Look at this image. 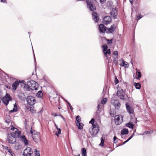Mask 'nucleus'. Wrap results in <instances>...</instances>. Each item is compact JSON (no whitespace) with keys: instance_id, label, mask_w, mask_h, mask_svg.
I'll use <instances>...</instances> for the list:
<instances>
[{"instance_id":"f257e3e1","label":"nucleus","mask_w":156,"mask_h":156,"mask_svg":"<svg viewBox=\"0 0 156 156\" xmlns=\"http://www.w3.org/2000/svg\"><path fill=\"white\" fill-rule=\"evenodd\" d=\"M37 83L32 80L28 81L27 84H25L24 88L27 90L30 91L31 90H34L37 89L36 87Z\"/></svg>"},{"instance_id":"f03ea898","label":"nucleus","mask_w":156,"mask_h":156,"mask_svg":"<svg viewBox=\"0 0 156 156\" xmlns=\"http://www.w3.org/2000/svg\"><path fill=\"white\" fill-rule=\"evenodd\" d=\"M30 132L31 134L32 135V139L35 142L37 143L41 141V136L38 133L32 130V127H31Z\"/></svg>"},{"instance_id":"7ed1b4c3","label":"nucleus","mask_w":156,"mask_h":156,"mask_svg":"<svg viewBox=\"0 0 156 156\" xmlns=\"http://www.w3.org/2000/svg\"><path fill=\"white\" fill-rule=\"evenodd\" d=\"M117 95L120 98L123 100H129V97L127 95L125 94L123 90L122 89H119L118 90Z\"/></svg>"},{"instance_id":"20e7f679","label":"nucleus","mask_w":156,"mask_h":156,"mask_svg":"<svg viewBox=\"0 0 156 156\" xmlns=\"http://www.w3.org/2000/svg\"><path fill=\"white\" fill-rule=\"evenodd\" d=\"M14 133H11L10 134H8L7 135V140L10 144H14L16 141V138L14 136Z\"/></svg>"},{"instance_id":"39448f33","label":"nucleus","mask_w":156,"mask_h":156,"mask_svg":"<svg viewBox=\"0 0 156 156\" xmlns=\"http://www.w3.org/2000/svg\"><path fill=\"white\" fill-rule=\"evenodd\" d=\"M87 7L90 10H96V7L94 4V2L93 0H86Z\"/></svg>"},{"instance_id":"423d86ee","label":"nucleus","mask_w":156,"mask_h":156,"mask_svg":"<svg viewBox=\"0 0 156 156\" xmlns=\"http://www.w3.org/2000/svg\"><path fill=\"white\" fill-rule=\"evenodd\" d=\"M2 102L6 105H7L9 101H12V98L9 94L7 93L5 96L2 99Z\"/></svg>"},{"instance_id":"0eeeda50","label":"nucleus","mask_w":156,"mask_h":156,"mask_svg":"<svg viewBox=\"0 0 156 156\" xmlns=\"http://www.w3.org/2000/svg\"><path fill=\"white\" fill-rule=\"evenodd\" d=\"M33 153L32 149L30 147H27L24 150L23 155V156H31Z\"/></svg>"},{"instance_id":"6e6552de","label":"nucleus","mask_w":156,"mask_h":156,"mask_svg":"<svg viewBox=\"0 0 156 156\" xmlns=\"http://www.w3.org/2000/svg\"><path fill=\"white\" fill-rule=\"evenodd\" d=\"M27 101L28 104L31 106L34 105L36 102L35 98L31 96H29L27 97Z\"/></svg>"},{"instance_id":"1a4fd4ad","label":"nucleus","mask_w":156,"mask_h":156,"mask_svg":"<svg viewBox=\"0 0 156 156\" xmlns=\"http://www.w3.org/2000/svg\"><path fill=\"white\" fill-rule=\"evenodd\" d=\"M99 130V128L97 124L94 125L92 129V131H90V133L92 136L95 135L98 132Z\"/></svg>"},{"instance_id":"9d476101","label":"nucleus","mask_w":156,"mask_h":156,"mask_svg":"<svg viewBox=\"0 0 156 156\" xmlns=\"http://www.w3.org/2000/svg\"><path fill=\"white\" fill-rule=\"evenodd\" d=\"M115 122L116 124L119 125L123 122V117L122 115H117L115 117Z\"/></svg>"},{"instance_id":"9b49d317","label":"nucleus","mask_w":156,"mask_h":156,"mask_svg":"<svg viewBox=\"0 0 156 156\" xmlns=\"http://www.w3.org/2000/svg\"><path fill=\"white\" fill-rule=\"evenodd\" d=\"M111 22V18L109 16H106L103 19V23L106 25L110 23Z\"/></svg>"},{"instance_id":"f8f14e48","label":"nucleus","mask_w":156,"mask_h":156,"mask_svg":"<svg viewBox=\"0 0 156 156\" xmlns=\"http://www.w3.org/2000/svg\"><path fill=\"white\" fill-rule=\"evenodd\" d=\"M116 27L115 24H113L112 25L111 27L108 28L106 29V32L108 34L112 33L114 31Z\"/></svg>"},{"instance_id":"ddd939ff","label":"nucleus","mask_w":156,"mask_h":156,"mask_svg":"<svg viewBox=\"0 0 156 156\" xmlns=\"http://www.w3.org/2000/svg\"><path fill=\"white\" fill-rule=\"evenodd\" d=\"M24 80H22L20 81L19 80V81L16 80V81L12 85V89L15 90H16L17 86L19 85L20 83H23Z\"/></svg>"},{"instance_id":"4468645a","label":"nucleus","mask_w":156,"mask_h":156,"mask_svg":"<svg viewBox=\"0 0 156 156\" xmlns=\"http://www.w3.org/2000/svg\"><path fill=\"white\" fill-rule=\"evenodd\" d=\"M99 31L102 33L106 32L107 27L103 24H101L99 26Z\"/></svg>"},{"instance_id":"2eb2a0df","label":"nucleus","mask_w":156,"mask_h":156,"mask_svg":"<svg viewBox=\"0 0 156 156\" xmlns=\"http://www.w3.org/2000/svg\"><path fill=\"white\" fill-rule=\"evenodd\" d=\"M105 55L107 59L109 60L110 57H109L111 54L110 50V49L103 50Z\"/></svg>"},{"instance_id":"dca6fc26","label":"nucleus","mask_w":156,"mask_h":156,"mask_svg":"<svg viewBox=\"0 0 156 156\" xmlns=\"http://www.w3.org/2000/svg\"><path fill=\"white\" fill-rule=\"evenodd\" d=\"M93 19L95 23H97L98 21L99 18L97 12H93L92 13Z\"/></svg>"},{"instance_id":"f3484780","label":"nucleus","mask_w":156,"mask_h":156,"mask_svg":"<svg viewBox=\"0 0 156 156\" xmlns=\"http://www.w3.org/2000/svg\"><path fill=\"white\" fill-rule=\"evenodd\" d=\"M21 140L24 143V144L26 146L28 145L29 141L27 140L25 136H23L20 137Z\"/></svg>"},{"instance_id":"a211bd4d","label":"nucleus","mask_w":156,"mask_h":156,"mask_svg":"<svg viewBox=\"0 0 156 156\" xmlns=\"http://www.w3.org/2000/svg\"><path fill=\"white\" fill-rule=\"evenodd\" d=\"M126 106L127 111L128 113L130 114H133V110L132 107H130L127 103L126 104Z\"/></svg>"},{"instance_id":"6ab92c4d","label":"nucleus","mask_w":156,"mask_h":156,"mask_svg":"<svg viewBox=\"0 0 156 156\" xmlns=\"http://www.w3.org/2000/svg\"><path fill=\"white\" fill-rule=\"evenodd\" d=\"M11 133H14V136L15 138L19 137L21 135V133L20 131L17 130L15 131L14 132H12Z\"/></svg>"},{"instance_id":"aec40b11","label":"nucleus","mask_w":156,"mask_h":156,"mask_svg":"<svg viewBox=\"0 0 156 156\" xmlns=\"http://www.w3.org/2000/svg\"><path fill=\"white\" fill-rule=\"evenodd\" d=\"M110 14L114 19H115L117 18L118 15L117 10H112Z\"/></svg>"},{"instance_id":"412c9836","label":"nucleus","mask_w":156,"mask_h":156,"mask_svg":"<svg viewBox=\"0 0 156 156\" xmlns=\"http://www.w3.org/2000/svg\"><path fill=\"white\" fill-rule=\"evenodd\" d=\"M113 104L115 107L117 108H119L121 105L119 101L117 100H115Z\"/></svg>"},{"instance_id":"4be33fe9","label":"nucleus","mask_w":156,"mask_h":156,"mask_svg":"<svg viewBox=\"0 0 156 156\" xmlns=\"http://www.w3.org/2000/svg\"><path fill=\"white\" fill-rule=\"evenodd\" d=\"M120 65L121 67L124 66L126 68H127L129 66L128 63L125 62L123 60H122V63L120 64Z\"/></svg>"},{"instance_id":"5701e85b","label":"nucleus","mask_w":156,"mask_h":156,"mask_svg":"<svg viewBox=\"0 0 156 156\" xmlns=\"http://www.w3.org/2000/svg\"><path fill=\"white\" fill-rule=\"evenodd\" d=\"M17 111V105L15 103L14 104V108L12 110L10 111L9 112V113H12L13 112H16Z\"/></svg>"},{"instance_id":"b1692460","label":"nucleus","mask_w":156,"mask_h":156,"mask_svg":"<svg viewBox=\"0 0 156 156\" xmlns=\"http://www.w3.org/2000/svg\"><path fill=\"white\" fill-rule=\"evenodd\" d=\"M141 77V74L140 71H137L136 74L135 78L137 79H140Z\"/></svg>"},{"instance_id":"393cba45","label":"nucleus","mask_w":156,"mask_h":156,"mask_svg":"<svg viewBox=\"0 0 156 156\" xmlns=\"http://www.w3.org/2000/svg\"><path fill=\"white\" fill-rule=\"evenodd\" d=\"M22 147L21 145H20L18 143L16 144L15 146V149L16 150L20 149Z\"/></svg>"},{"instance_id":"a878e982","label":"nucleus","mask_w":156,"mask_h":156,"mask_svg":"<svg viewBox=\"0 0 156 156\" xmlns=\"http://www.w3.org/2000/svg\"><path fill=\"white\" fill-rule=\"evenodd\" d=\"M128 133V130L126 129H124L121 131V134L122 135L127 134Z\"/></svg>"},{"instance_id":"bb28decb","label":"nucleus","mask_w":156,"mask_h":156,"mask_svg":"<svg viewBox=\"0 0 156 156\" xmlns=\"http://www.w3.org/2000/svg\"><path fill=\"white\" fill-rule=\"evenodd\" d=\"M76 125L78 127V128L79 129H81L83 128V126L82 125L83 124L82 123L80 122H76Z\"/></svg>"},{"instance_id":"cd10ccee","label":"nucleus","mask_w":156,"mask_h":156,"mask_svg":"<svg viewBox=\"0 0 156 156\" xmlns=\"http://www.w3.org/2000/svg\"><path fill=\"white\" fill-rule=\"evenodd\" d=\"M36 95L40 98H42L43 97V94L41 91H39L37 93Z\"/></svg>"},{"instance_id":"c85d7f7f","label":"nucleus","mask_w":156,"mask_h":156,"mask_svg":"<svg viewBox=\"0 0 156 156\" xmlns=\"http://www.w3.org/2000/svg\"><path fill=\"white\" fill-rule=\"evenodd\" d=\"M134 125L131 122H129V123H127L126 126L129 127L130 128H131L132 129H133V126H134Z\"/></svg>"},{"instance_id":"c756f323","label":"nucleus","mask_w":156,"mask_h":156,"mask_svg":"<svg viewBox=\"0 0 156 156\" xmlns=\"http://www.w3.org/2000/svg\"><path fill=\"white\" fill-rule=\"evenodd\" d=\"M134 85L136 89H139L141 87V85L139 83H135Z\"/></svg>"},{"instance_id":"7c9ffc66","label":"nucleus","mask_w":156,"mask_h":156,"mask_svg":"<svg viewBox=\"0 0 156 156\" xmlns=\"http://www.w3.org/2000/svg\"><path fill=\"white\" fill-rule=\"evenodd\" d=\"M81 151L82 152V155L83 156H85L86 155V149L85 148H83L82 150Z\"/></svg>"},{"instance_id":"2f4dec72","label":"nucleus","mask_w":156,"mask_h":156,"mask_svg":"<svg viewBox=\"0 0 156 156\" xmlns=\"http://www.w3.org/2000/svg\"><path fill=\"white\" fill-rule=\"evenodd\" d=\"M110 115L113 117L115 115V112L114 110L111 111V110L110 112Z\"/></svg>"},{"instance_id":"473e14b6","label":"nucleus","mask_w":156,"mask_h":156,"mask_svg":"<svg viewBox=\"0 0 156 156\" xmlns=\"http://www.w3.org/2000/svg\"><path fill=\"white\" fill-rule=\"evenodd\" d=\"M35 156H40L39 152L37 150V149H35L34 151Z\"/></svg>"},{"instance_id":"72a5a7b5","label":"nucleus","mask_w":156,"mask_h":156,"mask_svg":"<svg viewBox=\"0 0 156 156\" xmlns=\"http://www.w3.org/2000/svg\"><path fill=\"white\" fill-rule=\"evenodd\" d=\"M134 135V133H133L132 135L128 139H127L123 143V144H126V143L128 142L129 140H130L133 137Z\"/></svg>"},{"instance_id":"f704fd0d","label":"nucleus","mask_w":156,"mask_h":156,"mask_svg":"<svg viewBox=\"0 0 156 156\" xmlns=\"http://www.w3.org/2000/svg\"><path fill=\"white\" fill-rule=\"evenodd\" d=\"M107 101V99L106 98H104L101 101V103L102 104L104 105Z\"/></svg>"},{"instance_id":"c9c22d12","label":"nucleus","mask_w":156,"mask_h":156,"mask_svg":"<svg viewBox=\"0 0 156 156\" xmlns=\"http://www.w3.org/2000/svg\"><path fill=\"white\" fill-rule=\"evenodd\" d=\"M30 111L32 113H35L36 110L34 109V107H31L30 108Z\"/></svg>"},{"instance_id":"e433bc0d","label":"nucleus","mask_w":156,"mask_h":156,"mask_svg":"<svg viewBox=\"0 0 156 156\" xmlns=\"http://www.w3.org/2000/svg\"><path fill=\"white\" fill-rule=\"evenodd\" d=\"M118 139L116 136H115L113 138V142L114 143H116L118 142Z\"/></svg>"},{"instance_id":"4c0bfd02","label":"nucleus","mask_w":156,"mask_h":156,"mask_svg":"<svg viewBox=\"0 0 156 156\" xmlns=\"http://www.w3.org/2000/svg\"><path fill=\"white\" fill-rule=\"evenodd\" d=\"M102 47L103 48V50H107L108 48V46L106 44H105L102 45Z\"/></svg>"},{"instance_id":"58836bf2","label":"nucleus","mask_w":156,"mask_h":156,"mask_svg":"<svg viewBox=\"0 0 156 156\" xmlns=\"http://www.w3.org/2000/svg\"><path fill=\"white\" fill-rule=\"evenodd\" d=\"M76 120L77 122H79L81 121V118L79 115H77L76 117Z\"/></svg>"},{"instance_id":"ea45409f","label":"nucleus","mask_w":156,"mask_h":156,"mask_svg":"<svg viewBox=\"0 0 156 156\" xmlns=\"http://www.w3.org/2000/svg\"><path fill=\"white\" fill-rule=\"evenodd\" d=\"M107 4L108 7H112L113 5V3L112 2L108 1V2Z\"/></svg>"},{"instance_id":"a19ab883","label":"nucleus","mask_w":156,"mask_h":156,"mask_svg":"<svg viewBox=\"0 0 156 156\" xmlns=\"http://www.w3.org/2000/svg\"><path fill=\"white\" fill-rule=\"evenodd\" d=\"M64 101L68 103V105H69L70 107V109L71 110H73V108L69 103L67 100L65 99H64Z\"/></svg>"},{"instance_id":"79ce46f5","label":"nucleus","mask_w":156,"mask_h":156,"mask_svg":"<svg viewBox=\"0 0 156 156\" xmlns=\"http://www.w3.org/2000/svg\"><path fill=\"white\" fill-rule=\"evenodd\" d=\"M94 119H92L89 122V123H91L92 125V127L94 125H96L95 124H94Z\"/></svg>"},{"instance_id":"37998d69","label":"nucleus","mask_w":156,"mask_h":156,"mask_svg":"<svg viewBox=\"0 0 156 156\" xmlns=\"http://www.w3.org/2000/svg\"><path fill=\"white\" fill-rule=\"evenodd\" d=\"M153 130H150V131H145V133L146 134H151V133H153Z\"/></svg>"},{"instance_id":"c03bdc74","label":"nucleus","mask_w":156,"mask_h":156,"mask_svg":"<svg viewBox=\"0 0 156 156\" xmlns=\"http://www.w3.org/2000/svg\"><path fill=\"white\" fill-rule=\"evenodd\" d=\"M104 140L102 138H101V143L100 144V145L102 146L104 145Z\"/></svg>"},{"instance_id":"a18cd8bd","label":"nucleus","mask_w":156,"mask_h":156,"mask_svg":"<svg viewBox=\"0 0 156 156\" xmlns=\"http://www.w3.org/2000/svg\"><path fill=\"white\" fill-rule=\"evenodd\" d=\"M32 49H33V48H32ZM33 53H34V63H35V70H36V64L37 63H36V61L35 56V55H34V52L33 49Z\"/></svg>"},{"instance_id":"49530a36","label":"nucleus","mask_w":156,"mask_h":156,"mask_svg":"<svg viewBox=\"0 0 156 156\" xmlns=\"http://www.w3.org/2000/svg\"><path fill=\"white\" fill-rule=\"evenodd\" d=\"M142 16L140 14L139 16H137L136 20H140L141 18H142Z\"/></svg>"},{"instance_id":"de8ad7c7","label":"nucleus","mask_w":156,"mask_h":156,"mask_svg":"<svg viewBox=\"0 0 156 156\" xmlns=\"http://www.w3.org/2000/svg\"><path fill=\"white\" fill-rule=\"evenodd\" d=\"M107 43L109 44H111L112 43V40L107 39Z\"/></svg>"},{"instance_id":"09e8293b","label":"nucleus","mask_w":156,"mask_h":156,"mask_svg":"<svg viewBox=\"0 0 156 156\" xmlns=\"http://www.w3.org/2000/svg\"><path fill=\"white\" fill-rule=\"evenodd\" d=\"M114 82L115 84H117L119 82V80L116 77H115Z\"/></svg>"},{"instance_id":"8fccbe9b","label":"nucleus","mask_w":156,"mask_h":156,"mask_svg":"<svg viewBox=\"0 0 156 156\" xmlns=\"http://www.w3.org/2000/svg\"><path fill=\"white\" fill-rule=\"evenodd\" d=\"M8 152H9L10 154L12 156H13V154H14V153L12 152V151H11L10 149H8Z\"/></svg>"},{"instance_id":"3c124183","label":"nucleus","mask_w":156,"mask_h":156,"mask_svg":"<svg viewBox=\"0 0 156 156\" xmlns=\"http://www.w3.org/2000/svg\"><path fill=\"white\" fill-rule=\"evenodd\" d=\"M113 62L115 64H116L118 62L117 59L116 58H114V59Z\"/></svg>"},{"instance_id":"603ef678","label":"nucleus","mask_w":156,"mask_h":156,"mask_svg":"<svg viewBox=\"0 0 156 156\" xmlns=\"http://www.w3.org/2000/svg\"><path fill=\"white\" fill-rule=\"evenodd\" d=\"M57 130H58V134H60L61 133V129L60 128H57Z\"/></svg>"},{"instance_id":"864d4df0","label":"nucleus","mask_w":156,"mask_h":156,"mask_svg":"<svg viewBox=\"0 0 156 156\" xmlns=\"http://www.w3.org/2000/svg\"><path fill=\"white\" fill-rule=\"evenodd\" d=\"M15 129H16L17 130V129L16 128H15L13 126H11V129L12 130L14 131Z\"/></svg>"},{"instance_id":"5fc2aeb1","label":"nucleus","mask_w":156,"mask_h":156,"mask_svg":"<svg viewBox=\"0 0 156 156\" xmlns=\"http://www.w3.org/2000/svg\"><path fill=\"white\" fill-rule=\"evenodd\" d=\"M113 54H114V55H116L117 56H118V51H114Z\"/></svg>"},{"instance_id":"6e6d98bb","label":"nucleus","mask_w":156,"mask_h":156,"mask_svg":"<svg viewBox=\"0 0 156 156\" xmlns=\"http://www.w3.org/2000/svg\"><path fill=\"white\" fill-rule=\"evenodd\" d=\"M100 2L101 3H103L105 2L106 0H100Z\"/></svg>"},{"instance_id":"4d7b16f0","label":"nucleus","mask_w":156,"mask_h":156,"mask_svg":"<svg viewBox=\"0 0 156 156\" xmlns=\"http://www.w3.org/2000/svg\"><path fill=\"white\" fill-rule=\"evenodd\" d=\"M5 149L6 150H8V149H9V148L7 146H5Z\"/></svg>"},{"instance_id":"13d9d810","label":"nucleus","mask_w":156,"mask_h":156,"mask_svg":"<svg viewBox=\"0 0 156 156\" xmlns=\"http://www.w3.org/2000/svg\"><path fill=\"white\" fill-rule=\"evenodd\" d=\"M133 0H129L131 4L133 3Z\"/></svg>"},{"instance_id":"bf43d9fd","label":"nucleus","mask_w":156,"mask_h":156,"mask_svg":"<svg viewBox=\"0 0 156 156\" xmlns=\"http://www.w3.org/2000/svg\"><path fill=\"white\" fill-rule=\"evenodd\" d=\"M5 0H1V2L2 3H5Z\"/></svg>"},{"instance_id":"052dcab7","label":"nucleus","mask_w":156,"mask_h":156,"mask_svg":"<svg viewBox=\"0 0 156 156\" xmlns=\"http://www.w3.org/2000/svg\"><path fill=\"white\" fill-rule=\"evenodd\" d=\"M100 108V105L99 104H98V110H99V109Z\"/></svg>"},{"instance_id":"680f3d73","label":"nucleus","mask_w":156,"mask_h":156,"mask_svg":"<svg viewBox=\"0 0 156 156\" xmlns=\"http://www.w3.org/2000/svg\"><path fill=\"white\" fill-rule=\"evenodd\" d=\"M59 116H61V117L62 118V119L64 120H65V119L64 118L63 116H62V115H59Z\"/></svg>"},{"instance_id":"e2e57ef3","label":"nucleus","mask_w":156,"mask_h":156,"mask_svg":"<svg viewBox=\"0 0 156 156\" xmlns=\"http://www.w3.org/2000/svg\"><path fill=\"white\" fill-rule=\"evenodd\" d=\"M5 122L8 123H10L9 121L6 120L5 121Z\"/></svg>"},{"instance_id":"0e129e2a","label":"nucleus","mask_w":156,"mask_h":156,"mask_svg":"<svg viewBox=\"0 0 156 156\" xmlns=\"http://www.w3.org/2000/svg\"><path fill=\"white\" fill-rule=\"evenodd\" d=\"M55 127H56V128L57 129V128H58V127H57V125L56 124H55Z\"/></svg>"},{"instance_id":"69168bd1","label":"nucleus","mask_w":156,"mask_h":156,"mask_svg":"<svg viewBox=\"0 0 156 156\" xmlns=\"http://www.w3.org/2000/svg\"><path fill=\"white\" fill-rule=\"evenodd\" d=\"M55 134L57 136H58V134L57 133H56Z\"/></svg>"},{"instance_id":"338daca9","label":"nucleus","mask_w":156,"mask_h":156,"mask_svg":"<svg viewBox=\"0 0 156 156\" xmlns=\"http://www.w3.org/2000/svg\"><path fill=\"white\" fill-rule=\"evenodd\" d=\"M57 115H57L56 114H55V116H57Z\"/></svg>"},{"instance_id":"774afa93","label":"nucleus","mask_w":156,"mask_h":156,"mask_svg":"<svg viewBox=\"0 0 156 156\" xmlns=\"http://www.w3.org/2000/svg\"><path fill=\"white\" fill-rule=\"evenodd\" d=\"M76 156H80V155L79 154L78 155H76Z\"/></svg>"}]
</instances>
